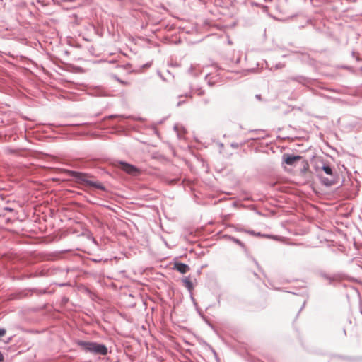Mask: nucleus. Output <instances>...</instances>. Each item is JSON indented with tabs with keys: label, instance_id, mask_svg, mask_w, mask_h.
Segmentation results:
<instances>
[{
	"label": "nucleus",
	"instance_id": "39448f33",
	"mask_svg": "<svg viewBox=\"0 0 362 362\" xmlns=\"http://www.w3.org/2000/svg\"><path fill=\"white\" fill-rule=\"evenodd\" d=\"M174 269L177 270L181 274H185L189 271V267L188 265L180 262L175 263Z\"/></svg>",
	"mask_w": 362,
	"mask_h": 362
},
{
	"label": "nucleus",
	"instance_id": "0eeeda50",
	"mask_svg": "<svg viewBox=\"0 0 362 362\" xmlns=\"http://www.w3.org/2000/svg\"><path fill=\"white\" fill-rule=\"evenodd\" d=\"M185 284L186 286H187L189 288H191L192 287V283L188 279H185L184 280Z\"/></svg>",
	"mask_w": 362,
	"mask_h": 362
},
{
	"label": "nucleus",
	"instance_id": "9d476101",
	"mask_svg": "<svg viewBox=\"0 0 362 362\" xmlns=\"http://www.w3.org/2000/svg\"><path fill=\"white\" fill-rule=\"evenodd\" d=\"M4 356L2 354V353L0 351V362H2L4 361Z\"/></svg>",
	"mask_w": 362,
	"mask_h": 362
},
{
	"label": "nucleus",
	"instance_id": "f03ea898",
	"mask_svg": "<svg viewBox=\"0 0 362 362\" xmlns=\"http://www.w3.org/2000/svg\"><path fill=\"white\" fill-rule=\"evenodd\" d=\"M78 344L85 351H88L94 354L106 355L107 348L103 345L95 342L79 341Z\"/></svg>",
	"mask_w": 362,
	"mask_h": 362
},
{
	"label": "nucleus",
	"instance_id": "7ed1b4c3",
	"mask_svg": "<svg viewBox=\"0 0 362 362\" xmlns=\"http://www.w3.org/2000/svg\"><path fill=\"white\" fill-rule=\"evenodd\" d=\"M115 166L131 175H137L140 172L137 168L125 162L119 161Z\"/></svg>",
	"mask_w": 362,
	"mask_h": 362
},
{
	"label": "nucleus",
	"instance_id": "f257e3e1",
	"mask_svg": "<svg viewBox=\"0 0 362 362\" xmlns=\"http://www.w3.org/2000/svg\"><path fill=\"white\" fill-rule=\"evenodd\" d=\"M66 173L68 175L74 177L77 183L83 185L85 187H94L96 189H101L103 191L105 190V187L103 185L102 183H100L98 180H95L93 176L88 174L76 171H72L69 170H66Z\"/></svg>",
	"mask_w": 362,
	"mask_h": 362
},
{
	"label": "nucleus",
	"instance_id": "1a4fd4ad",
	"mask_svg": "<svg viewBox=\"0 0 362 362\" xmlns=\"http://www.w3.org/2000/svg\"><path fill=\"white\" fill-rule=\"evenodd\" d=\"M6 330L5 329H0V337L6 334Z\"/></svg>",
	"mask_w": 362,
	"mask_h": 362
},
{
	"label": "nucleus",
	"instance_id": "6e6552de",
	"mask_svg": "<svg viewBox=\"0 0 362 362\" xmlns=\"http://www.w3.org/2000/svg\"><path fill=\"white\" fill-rule=\"evenodd\" d=\"M323 183L326 185H332L334 183V182L329 180L328 179H325L323 180Z\"/></svg>",
	"mask_w": 362,
	"mask_h": 362
},
{
	"label": "nucleus",
	"instance_id": "20e7f679",
	"mask_svg": "<svg viewBox=\"0 0 362 362\" xmlns=\"http://www.w3.org/2000/svg\"><path fill=\"white\" fill-rule=\"evenodd\" d=\"M301 156H291V155H284V162L289 165H293L295 163L301 159Z\"/></svg>",
	"mask_w": 362,
	"mask_h": 362
},
{
	"label": "nucleus",
	"instance_id": "423d86ee",
	"mask_svg": "<svg viewBox=\"0 0 362 362\" xmlns=\"http://www.w3.org/2000/svg\"><path fill=\"white\" fill-rule=\"evenodd\" d=\"M322 170L328 175H333V170L332 168L329 165H323L322 167Z\"/></svg>",
	"mask_w": 362,
	"mask_h": 362
}]
</instances>
